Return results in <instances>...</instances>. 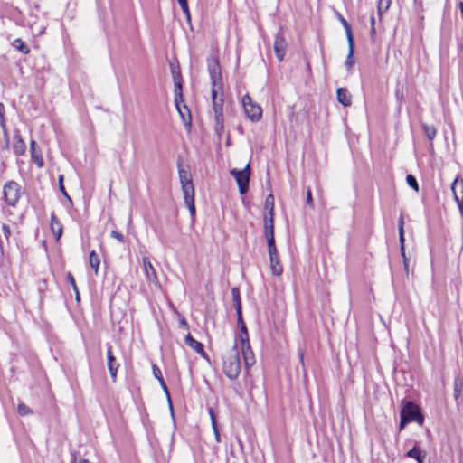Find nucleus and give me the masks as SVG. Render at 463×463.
<instances>
[{
  "instance_id": "obj_14",
  "label": "nucleus",
  "mask_w": 463,
  "mask_h": 463,
  "mask_svg": "<svg viewBox=\"0 0 463 463\" xmlns=\"http://www.w3.org/2000/svg\"><path fill=\"white\" fill-rule=\"evenodd\" d=\"M269 256L270 269H271L272 274L275 276L281 275V273L283 271V268L279 262L278 251L274 252V254L269 253Z\"/></svg>"
},
{
  "instance_id": "obj_50",
  "label": "nucleus",
  "mask_w": 463,
  "mask_h": 463,
  "mask_svg": "<svg viewBox=\"0 0 463 463\" xmlns=\"http://www.w3.org/2000/svg\"><path fill=\"white\" fill-rule=\"evenodd\" d=\"M404 221L402 215L400 216L398 221V231L401 232L402 230H404Z\"/></svg>"
},
{
  "instance_id": "obj_17",
  "label": "nucleus",
  "mask_w": 463,
  "mask_h": 463,
  "mask_svg": "<svg viewBox=\"0 0 463 463\" xmlns=\"http://www.w3.org/2000/svg\"><path fill=\"white\" fill-rule=\"evenodd\" d=\"M30 153L32 160L39 168H42L44 165L43 158L41 152L36 151V142L33 139H32L30 142Z\"/></svg>"
},
{
  "instance_id": "obj_32",
  "label": "nucleus",
  "mask_w": 463,
  "mask_h": 463,
  "mask_svg": "<svg viewBox=\"0 0 463 463\" xmlns=\"http://www.w3.org/2000/svg\"><path fill=\"white\" fill-rule=\"evenodd\" d=\"M392 0H379L378 1V14L381 17L390 7Z\"/></svg>"
},
{
  "instance_id": "obj_8",
  "label": "nucleus",
  "mask_w": 463,
  "mask_h": 463,
  "mask_svg": "<svg viewBox=\"0 0 463 463\" xmlns=\"http://www.w3.org/2000/svg\"><path fill=\"white\" fill-rule=\"evenodd\" d=\"M178 175L182 186L184 196L194 194V187L192 181L191 175L188 171L184 170L181 164L178 165Z\"/></svg>"
},
{
  "instance_id": "obj_21",
  "label": "nucleus",
  "mask_w": 463,
  "mask_h": 463,
  "mask_svg": "<svg viewBox=\"0 0 463 463\" xmlns=\"http://www.w3.org/2000/svg\"><path fill=\"white\" fill-rule=\"evenodd\" d=\"M15 142L13 149L16 156H23L26 151V145L20 136L14 137Z\"/></svg>"
},
{
  "instance_id": "obj_55",
  "label": "nucleus",
  "mask_w": 463,
  "mask_h": 463,
  "mask_svg": "<svg viewBox=\"0 0 463 463\" xmlns=\"http://www.w3.org/2000/svg\"><path fill=\"white\" fill-rule=\"evenodd\" d=\"M79 463H88L87 459H80Z\"/></svg>"
},
{
  "instance_id": "obj_31",
  "label": "nucleus",
  "mask_w": 463,
  "mask_h": 463,
  "mask_svg": "<svg viewBox=\"0 0 463 463\" xmlns=\"http://www.w3.org/2000/svg\"><path fill=\"white\" fill-rule=\"evenodd\" d=\"M339 20H340L342 25L344 26V28L345 30V34H346L347 42H350L351 40H354L353 33H352V28H351L350 24L341 15L339 16Z\"/></svg>"
},
{
  "instance_id": "obj_22",
  "label": "nucleus",
  "mask_w": 463,
  "mask_h": 463,
  "mask_svg": "<svg viewBox=\"0 0 463 463\" xmlns=\"http://www.w3.org/2000/svg\"><path fill=\"white\" fill-rule=\"evenodd\" d=\"M237 318H238V325L241 327V335L239 336L241 343H243L244 345H248L249 335H248L246 325L242 319V311L241 312V318H240V317H237Z\"/></svg>"
},
{
  "instance_id": "obj_23",
  "label": "nucleus",
  "mask_w": 463,
  "mask_h": 463,
  "mask_svg": "<svg viewBox=\"0 0 463 463\" xmlns=\"http://www.w3.org/2000/svg\"><path fill=\"white\" fill-rule=\"evenodd\" d=\"M354 40H351L348 42V54L345 60V67L349 71L353 68L354 64V60L353 58L354 56Z\"/></svg>"
},
{
  "instance_id": "obj_27",
  "label": "nucleus",
  "mask_w": 463,
  "mask_h": 463,
  "mask_svg": "<svg viewBox=\"0 0 463 463\" xmlns=\"http://www.w3.org/2000/svg\"><path fill=\"white\" fill-rule=\"evenodd\" d=\"M265 236L267 239L269 253L274 254V252L277 251L276 245H275L274 232H265Z\"/></svg>"
},
{
  "instance_id": "obj_47",
  "label": "nucleus",
  "mask_w": 463,
  "mask_h": 463,
  "mask_svg": "<svg viewBox=\"0 0 463 463\" xmlns=\"http://www.w3.org/2000/svg\"><path fill=\"white\" fill-rule=\"evenodd\" d=\"M298 356H299V362H300V364L302 365V368L305 371L304 351L302 349H298Z\"/></svg>"
},
{
  "instance_id": "obj_37",
  "label": "nucleus",
  "mask_w": 463,
  "mask_h": 463,
  "mask_svg": "<svg viewBox=\"0 0 463 463\" xmlns=\"http://www.w3.org/2000/svg\"><path fill=\"white\" fill-rule=\"evenodd\" d=\"M0 125L4 130V132H6V126H5V107L2 103H0Z\"/></svg>"
},
{
  "instance_id": "obj_2",
  "label": "nucleus",
  "mask_w": 463,
  "mask_h": 463,
  "mask_svg": "<svg viewBox=\"0 0 463 463\" xmlns=\"http://www.w3.org/2000/svg\"><path fill=\"white\" fill-rule=\"evenodd\" d=\"M207 69L211 79L212 88H222L219 60L217 55L213 52L207 59Z\"/></svg>"
},
{
  "instance_id": "obj_56",
  "label": "nucleus",
  "mask_w": 463,
  "mask_h": 463,
  "mask_svg": "<svg viewBox=\"0 0 463 463\" xmlns=\"http://www.w3.org/2000/svg\"><path fill=\"white\" fill-rule=\"evenodd\" d=\"M423 458H420L419 460H417V462H418V463H424Z\"/></svg>"
},
{
  "instance_id": "obj_42",
  "label": "nucleus",
  "mask_w": 463,
  "mask_h": 463,
  "mask_svg": "<svg viewBox=\"0 0 463 463\" xmlns=\"http://www.w3.org/2000/svg\"><path fill=\"white\" fill-rule=\"evenodd\" d=\"M2 232L5 235L6 241L8 242L10 236H11V231H10L9 225H7L5 223L2 224Z\"/></svg>"
},
{
  "instance_id": "obj_54",
  "label": "nucleus",
  "mask_w": 463,
  "mask_h": 463,
  "mask_svg": "<svg viewBox=\"0 0 463 463\" xmlns=\"http://www.w3.org/2000/svg\"><path fill=\"white\" fill-rule=\"evenodd\" d=\"M75 295H76V300H80V294H79V290L77 289V292H75Z\"/></svg>"
},
{
  "instance_id": "obj_45",
  "label": "nucleus",
  "mask_w": 463,
  "mask_h": 463,
  "mask_svg": "<svg viewBox=\"0 0 463 463\" xmlns=\"http://www.w3.org/2000/svg\"><path fill=\"white\" fill-rule=\"evenodd\" d=\"M209 414H210V417H211L212 427L213 428L217 427L216 418H215L213 410L212 408H209Z\"/></svg>"
},
{
  "instance_id": "obj_44",
  "label": "nucleus",
  "mask_w": 463,
  "mask_h": 463,
  "mask_svg": "<svg viewBox=\"0 0 463 463\" xmlns=\"http://www.w3.org/2000/svg\"><path fill=\"white\" fill-rule=\"evenodd\" d=\"M67 279L70 282L71 286L72 287L73 291L77 292L78 288H77V285H76V281H75V279H74V277L72 276V274L71 272L67 273Z\"/></svg>"
},
{
  "instance_id": "obj_20",
  "label": "nucleus",
  "mask_w": 463,
  "mask_h": 463,
  "mask_svg": "<svg viewBox=\"0 0 463 463\" xmlns=\"http://www.w3.org/2000/svg\"><path fill=\"white\" fill-rule=\"evenodd\" d=\"M232 301H233L234 307L236 310V315H237V317H241V302L240 289L238 288H232Z\"/></svg>"
},
{
  "instance_id": "obj_30",
  "label": "nucleus",
  "mask_w": 463,
  "mask_h": 463,
  "mask_svg": "<svg viewBox=\"0 0 463 463\" xmlns=\"http://www.w3.org/2000/svg\"><path fill=\"white\" fill-rule=\"evenodd\" d=\"M406 456L408 458L415 459L416 461L419 460L420 458H424L422 451L417 446H414L411 449H410L407 452Z\"/></svg>"
},
{
  "instance_id": "obj_3",
  "label": "nucleus",
  "mask_w": 463,
  "mask_h": 463,
  "mask_svg": "<svg viewBox=\"0 0 463 463\" xmlns=\"http://www.w3.org/2000/svg\"><path fill=\"white\" fill-rule=\"evenodd\" d=\"M3 194L7 205L14 207L21 197V186L14 181H9L4 185Z\"/></svg>"
},
{
  "instance_id": "obj_6",
  "label": "nucleus",
  "mask_w": 463,
  "mask_h": 463,
  "mask_svg": "<svg viewBox=\"0 0 463 463\" xmlns=\"http://www.w3.org/2000/svg\"><path fill=\"white\" fill-rule=\"evenodd\" d=\"M222 92V88H212L211 94L213 99V107L214 111V117L216 121V126L222 128L223 122V115H222V106L223 99L222 98H218V94Z\"/></svg>"
},
{
  "instance_id": "obj_26",
  "label": "nucleus",
  "mask_w": 463,
  "mask_h": 463,
  "mask_svg": "<svg viewBox=\"0 0 463 463\" xmlns=\"http://www.w3.org/2000/svg\"><path fill=\"white\" fill-rule=\"evenodd\" d=\"M13 47L21 52L24 54H27L30 52L29 47L25 44L24 42H23L21 39L17 38L15 39L13 43Z\"/></svg>"
},
{
  "instance_id": "obj_15",
  "label": "nucleus",
  "mask_w": 463,
  "mask_h": 463,
  "mask_svg": "<svg viewBox=\"0 0 463 463\" xmlns=\"http://www.w3.org/2000/svg\"><path fill=\"white\" fill-rule=\"evenodd\" d=\"M144 271L148 280L156 282L157 281V276L156 270L147 257L143 258Z\"/></svg>"
},
{
  "instance_id": "obj_34",
  "label": "nucleus",
  "mask_w": 463,
  "mask_h": 463,
  "mask_svg": "<svg viewBox=\"0 0 463 463\" xmlns=\"http://www.w3.org/2000/svg\"><path fill=\"white\" fill-rule=\"evenodd\" d=\"M406 182L410 187H411L414 191H419V185L416 178L412 175H408L406 176Z\"/></svg>"
},
{
  "instance_id": "obj_57",
  "label": "nucleus",
  "mask_w": 463,
  "mask_h": 463,
  "mask_svg": "<svg viewBox=\"0 0 463 463\" xmlns=\"http://www.w3.org/2000/svg\"><path fill=\"white\" fill-rule=\"evenodd\" d=\"M72 463H76V461L74 460Z\"/></svg>"
},
{
  "instance_id": "obj_24",
  "label": "nucleus",
  "mask_w": 463,
  "mask_h": 463,
  "mask_svg": "<svg viewBox=\"0 0 463 463\" xmlns=\"http://www.w3.org/2000/svg\"><path fill=\"white\" fill-rule=\"evenodd\" d=\"M274 213L269 211V214L264 218V233L274 232Z\"/></svg>"
},
{
  "instance_id": "obj_53",
  "label": "nucleus",
  "mask_w": 463,
  "mask_h": 463,
  "mask_svg": "<svg viewBox=\"0 0 463 463\" xmlns=\"http://www.w3.org/2000/svg\"><path fill=\"white\" fill-rule=\"evenodd\" d=\"M180 325L184 326L186 329H188V324L184 318L180 320Z\"/></svg>"
},
{
  "instance_id": "obj_19",
  "label": "nucleus",
  "mask_w": 463,
  "mask_h": 463,
  "mask_svg": "<svg viewBox=\"0 0 463 463\" xmlns=\"http://www.w3.org/2000/svg\"><path fill=\"white\" fill-rule=\"evenodd\" d=\"M185 344L191 347L194 352L204 354L203 345L202 343L194 339L191 334H187L184 339Z\"/></svg>"
},
{
  "instance_id": "obj_12",
  "label": "nucleus",
  "mask_w": 463,
  "mask_h": 463,
  "mask_svg": "<svg viewBox=\"0 0 463 463\" xmlns=\"http://www.w3.org/2000/svg\"><path fill=\"white\" fill-rule=\"evenodd\" d=\"M173 79H174V83H175L174 91H175V105H176V108H177L180 115L182 117H184L183 113L180 109L179 103H178L179 99H182V84H181L180 74L173 71Z\"/></svg>"
},
{
  "instance_id": "obj_28",
  "label": "nucleus",
  "mask_w": 463,
  "mask_h": 463,
  "mask_svg": "<svg viewBox=\"0 0 463 463\" xmlns=\"http://www.w3.org/2000/svg\"><path fill=\"white\" fill-rule=\"evenodd\" d=\"M99 263L100 261L99 256L96 254L95 250H92L90 253V265L96 274L99 271Z\"/></svg>"
},
{
  "instance_id": "obj_49",
  "label": "nucleus",
  "mask_w": 463,
  "mask_h": 463,
  "mask_svg": "<svg viewBox=\"0 0 463 463\" xmlns=\"http://www.w3.org/2000/svg\"><path fill=\"white\" fill-rule=\"evenodd\" d=\"M307 203L309 204L310 206H313L312 194L309 189L307 190Z\"/></svg>"
},
{
  "instance_id": "obj_40",
  "label": "nucleus",
  "mask_w": 463,
  "mask_h": 463,
  "mask_svg": "<svg viewBox=\"0 0 463 463\" xmlns=\"http://www.w3.org/2000/svg\"><path fill=\"white\" fill-rule=\"evenodd\" d=\"M159 383H160V386L162 387L163 391L165 392V395L167 397L170 408H172L171 400H170V393H169V391H168V388L166 386V383H165V380L164 379H160Z\"/></svg>"
},
{
  "instance_id": "obj_46",
  "label": "nucleus",
  "mask_w": 463,
  "mask_h": 463,
  "mask_svg": "<svg viewBox=\"0 0 463 463\" xmlns=\"http://www.w3.org/2000/svg\"><path fill=\"white\" fill-rule=\"evenodd\" d=\"M409 422H411L410 419H407L403 414L401 413L400 429H403Z\"/></svg>"
},
{
  "instance_id": "obj_11",
  "label": "nucleus",
  "mask_w": 463,
  "mask_h": 463,
  "mask_svg": "<svg viewBox=\"0 0 463 463\" xmlns=\"http://www.w3.org/2000/svg\"><path fill=\"white\" fill-rule=\"evenodd\" d=\"M451 190L459 210L463 212V181H458V178L455 179L451 184Z\"/></svg>"
},
{
  "instance_id": "obj_48",
  "label": "nucleus",
  "mask_w": 463,
  "mask_h": 463,
  "mask_svg": "<svg viewBox=\"0 0 463 463\" xmlns=\"http://www.w3.org/2000/svg\"><path fill=\"white\" fill-rule=\"evenodd\" d=\"M460 392H461V386L458 385V384H455V387H454V396L456 399H458L460 395Z\"/></svg>"
},
{
  "instance_id": "obj_43",
  "label": "nucleus",
  "mask_w": 463,
  "mask_h": 463,
  "mask_svg": "<svg viewBox=\"0 0 463 463\" xmlns=\"http://www.w3.org/2000/svg\"><path fill=\"white\" fill-rule=\"evenodd\" d=\"M110 236L116 240H118L119 242L124 243L125 242V237L122 233L112 231L110 233Z\"/></svg>"
},
{
  "instance_id": "obj_41",
  "label": "nucleus",
  "mask_w": 463,
  "mask_h": 463,
  "mask_svg": "<svg viewBox=\"0 0 463 463\" xmlns=\"http://www.w3.org/2000/svg\"><path fill=\"white\" fill-rule=\"evenodd\" d=\"M152 371H153L154 376L158 380V382L160 381V379H164L163 375H162V373H161V370H160V368L157 365L153 364L152 365Z\"/></svg>"
},
{
  "instance_id": "obj_13",
  "label": "nucleus",
  "mask_w": 463,
  "mask_h": 463,
  "mask_svg": "<svg viewBox=\"0 0 463 463\" xmlns=\"http://www.w3.org/2000/svg\"><path fill=\"white\" fill-rule=\"evenodd\" d=\"M241 348L244 359V364L247 368H250L255 363L253 353L250 346V342L248 341V345H243L241 343Z\"/></svg>"
},
{
  "instance_id": "obj_38",
  "label": "nucleus",
  "mask_w": 463,
  "mask_h": 463,
  "mask_svg": "<svg viewBox=\"0 0 463 463\" xmlns=\"http://www.w3.org/2000/svg\"><path fill=\"white\" fill-rule=\"evenodd\" d=\"M265 208L269 209V211L273 212L274 209V197L272 194L267 196L265 201Z\"/></svg>"
},
{
  "instance_id": "obj_51",
  "label": "nucleus",
  "mask_w": 463,
  "mask_h": 463,
  "mask_svg": "<svg viewBox=\"0 0 463 463\" xmlns=\"http://www.w3.org/2000/svg\"><path fill=\"white\" fill-rule=\"evenodd\" d=\"M213 432H214L215 440L217 442H220L221 441V436H220V433H219L218 427L213 428Z\"/></svg>"
},
{
  "instance_id": "obj_9",
  "label": "nucleus",
  "mask_w": 463,
  "mask_h": 463,
  "mask_svg": "<svg viewBox=\"0 0 463 463\" xmlns=\"http://www.w3.org/2000/svg\"><path fill=\"white\" fill-rule=\"evenodd\" d=\"M287 42L283 36L281 30H279L275 35L274 41V52L279 61H281L286 54Z\"/></svg>"
},
{
  "instance_id": "obj_1",
  "label": "nucleus",
  "mask_w": 463,
  "mask_h": 463,
  "mask_svg": "<svg viewBox=\"0 0 463 463\" xmlns=\"http://www.w3.org/2000/svg\"><path fill=\"white\" fill-rule=\"evenodd\" d=\"M241 369L240 352L235 339L232 345L227 347L222 354V370L230 380H235L240 375Z\"/></svg>"
},
{
  "instance_id": "obj_18",
  "label": "nucleus",
  "mask_w": 463,
  "mask_h": 463,
  "mask_svg": "<svg viewBox=\"0 0 463 463\" xmlns=\"http://www.w3.org/2000/svg\"><path fill=\"white\" fill-rule=\"evenodd\" d=\"M51 229L56 241H59L62 235V224L56 217L54 213H52L51 215Z\"/></svg>"
},
{
  "instance_id": "obj_4",
  "label": "nucleus",
  "mask_w": 463,
  "mask_h": 463,
  "mask_svg": "<svg viewBox=\"0 0 463 463\" xmlns=\"http://www.w3.org/2000/svg\"><path fill=\"white\" fill-rule=\"evenodd\" d=\"M242 105L244 111L252 122H258L262 116L260 106L255 103L249 94H245L242 98Z\"/></svg>"
},
{
  "instance_id": "obj_29",
  "label": "nucleus",
  "mask_w": 463,
  "mask_h": 463,
  "mask_svg": "<svg viewBox=\"0 0 463 463\" xmlns=\"http://www.w3.org/2000/svg\"><path fill=\"white\" fill-rule=\"evenodd\" d=\"M423 130L430 141H432L436 137V128L433 125L423 124Z\"/></svg>"
},
{
  "instance_id": "obj_25",
  "label": "nucleus",
  "mask_w": 463,
  "mask_h": 463,
  "mask_svg": "<svg viewBox=\"0 0 463 463\" xmlns=\"http://www.w3.org/2000/svg\"><path fill=\"white\" fill-rule=\"evenodd\" d=\"M184 203L188 207L191 217L195 215L194 194L184 196Z\"/></svg>"
},
{
  "instance_id": "obj_16",
  "label": "nucleus",
  "mask_w": 463,
  "mask_h": 463,
  "mask_svg": "<svg viewBox=\"0 0 463 463\" xmlns=\"http://www.w3.org/2000/svg\"><path fill=\"white\" fill-rule=\"evenodd\" d=\"M336 99L344 107H348L352 104V97L345 88H338L336 90Z\"/></svg>"
},
{
  "instance_id": "obj_39",
  "label": "nucleus",
  "mask_w": 463,
  "mask_h": 463,
  "mask_svg": "<svg viewBox=\"0 0 463 463\" xmlns=\"http://www.w3.org/2000/svg\"><path fill=\"white\" fill-rule=\"evenodd\" d=\"M177 2L179 3L183 12L186 14L187 18L189 19L190 18V12H189V7H188L187 0H177Z\"/></svg>"
},
{
  "instance_id": "obj_33",
  "label": "nucleus",
  "mask_w": 463,
  "mask_h": 463,
  "mask_svg": "<svg viewBox=\"0 0 463 463\" xmlns=\"http://www.w3.org/2000/svg\"><path fill=\"white\" fill-rule=\"evenodd\" d=\"M399 241L401 244V252L404 260V266L407 268V260L405 259V252H404V230H402L399 232Z\"/></svg>"
},
{
  "instance_id": "obj_52",
  "label": "nucleus",
  "mask_w": 463,
  "mask_h": 463,
  "mask_svg": "<svg viewBox=\"0 0 463 463\" xmlns=\"http://www.w3.org/2000/svg\"><path fill=\"white\" fill-rule=\"evenodd\" d=\"M371 33L373 34L375 33V27H374V24H375V18L372 15L371 16Z\"/></svg>"
},
{
  "instance_id": "obj_36",
  "label": "nucleus",
  "mask_w": 463,
  "mask_h": 463,
  "mask_svg": "<svg viewBox=\"0 0 463 463\" xmlns=\"http://www.w3.org/2000/svg\"><path fill=\"white\" fill-rule=\"evenodd\" d=\"M17 410H18V413L21 416H25V415H29V414L33 413V411L24 403H19Z\"/></svg>"
},
{
  "instance_id": "obj_5",
  "label": "nucleus",
  "mask_w": 463,
  "mask_h": 463,
  "mask_svg": "<svg viewBox=\"0 0 463 463\" xmlns=\"http://www.w3.org/2000/svg\"><path fill=\"white\" fill-rule=\"evenodd\" d=\"M231 175L235 178L241 194L247 193L249 189L250 181V164H248L242 170L232 169Z\"/></svg>"
},
{
  "instance_id": "obj_7",
  "label": "nucleus",
  "mask_w": 463,
  "mask_h": 463,
  "mask_svg": "<svg viewBox=\"0 0 463 463\" xmlns=\"http://www.w3.org/2000/svg\"><path fill=\"white\" fill-rule=\"evenodd\" d=\"M401 413L403 414L410 421H415L419 425H422L424 417L420 412V409L413 402H407L401 410Z\"/></svg>"
},
{
  "instance_id": "obj_10",
  "label": "nucleus",
  "mask_w": 463,
  "mask_h": 463,
  "mask_svg": "<svg viewBox=\"0 0 463 463\" xmlns=\"http://www.w3.org/2000/svg\"><path fill=\"white\" fill-rule=\"evenodd\" d=\"M107 364L108 369L109 372V374L113 380V382L116 381L118 369L119 367V364L117 363L115 356L112 353V346L110 345H108L107 348Z\"/></svg>"
},
{
  "instance_id": "obj_35",
  "label": "nucleus",
  "mask_w": 463,
  "mask_h": 463,
  "mask_svg": "<svg viewBox=\"0 0 463 463\" xmlns=\"http://www.w3.org/2000/svg\"><path fill=\"white\" fill-rule=\"evenodd\" d=\"M58 182H59V189L60 191L62 193V194L68 199V201L71 203H72V200L71 198L70 197V195L68 194V193L66 192L65 190V186L63 185V175H60L59 177H58Z\"/></svg>"
}]
</instances>
